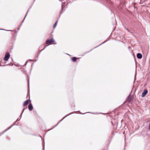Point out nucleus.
Returning <instances> with one entry per match:
<instances>
[{
    "mask_svg": "<svg viewBox=\"0 0 150 150\" xmlns=\"http://www.w3.org/2000/svg\"><path fill=\"white\" fill-rule=\"evenodd\" d=\"M54 41L53 38H52L50 40H48L46 41V44H50L53 42H54Z\"/></svg>",
    "mask_w": 150,
    "mask_h": 150,
    "instance_id": "f257e3e1",
    "label": "nucleus"
},
{
    "mask_svg": "<svg viewBox=\"0 0 150 150\" xmlns=\"http://www.w3.org/2000/svg\"><path fill=\"white\" fill-rule=\"evenodd\" d=\"M9 57H10L9 54L8 53H7L5 55V57L4 58V60L6 61L8 60Z\"/></svg>",
    "mask_w": 150,
    "mask_h": 150,
    "instance_id": "f03ea898",
    "label": "nucleus"
},
{
    "mask_svg": "<svg viewBox=\"0 0 150 150\" xmlns=\"http://www.w3.org/2000/svg\"><path fill=\"white\" fill-rule=\"evenodd\" d=\"M148 92L146 90H145L142 93V97H144L146 94Z\"/></svg>",
    "mask_w": 150,
    "mask_h": 150,
    "instance_id": "7ed1b4c3",
    "label": "nucleus"
},
{
    "mask_svg": "<svg viewBox=\"0 0 150 150\" xmlns=\"http://www.w3.org/2000/svg\"><path fill=\"white\" fill-rule=\"evenodd\" d=\"M137 57L139 59H141L142 58V55L140 53H139L137 54Z\"/></svg>",
    "mask_w": 150,
    "mask_h": 150,
    "instance_id": "20e7f679",
    "label": "nucleus"
},
{
    "mask_svg": "<svg viewBox=\"0 0 150 150\" xmlns=\"http://www.w3.org/2000/svg\"><path fill=\"white\" fill-rule=\"evenodd\" d=\"M29 110L31 111L33 109V106L31 104H30L28 106Z\"/></svg>",
    "mask_w": 150,
    "mask_h": 150,
    "instance_id": "39448f33",
    "label": "nucleus"
},
{
    "mask_svg": "<svg viewBox=\"0 0 150 150\" xmlns=\"http://www.w3.org/2000/svg\"><path fill=\"white\" fill-rule=\"evenodd\" d=\"M28 102H29V101L28 100H26L25 102L23 104V105L24 106H25L27 105H28Z\"/></svg>",
    "mask_w": 150,
    "mask_h": 150,
    "instance_id": "423d86ee",
    "label": "nucleus"
},
{
    "mask_svg": "<svg viewBox=\"0 0 150 150\" xmlns=\"http://www.w3.org/2000/svg\"><path fill=\"white\" fill-rule=\"evenodd\" d=\"M57 21H56L55 23H54V26H53V28H54L57 25Z\"/></svg>",
    "mask_w": 150,
    "mask_h": 150,
    "instance_id": "0eeeda50",
    "label": "nucleus"
},
{
    "mask_svg": "<svg viewBox=\"0 0 150 150\" xmlns=\"http://www.w3.org/2000/svg\"><path fill=\"white\" fill-rule=\"evenodd\" d=\"M72 59L73 61H76V58L73 57Z\"/></svg>",
    "mask_w": 150,
    "mask_h": 150,
    "instance_id": "6e6552de",
    "label": "nucleus"
},
{
    "mask_svg": "<svg viewBox=\"0 0 150 150\" xmlns=\"http://www.w3.org/2000/svg\"><path fill=\"white\" fill-rule=\"evenodd\" d=\"M28 88H29V79H28Z\"/></svg>",
    "mask_w": 150,
    "mask_h": 150,
    "instance_id": "1a4fd4ad",
    "label": "nucleus"
},
{
    "mask_svg": "<svg viewBox=\"0 0 150 150\" xmlns=\"http://www.w3.org/2000/svg\"><path fill=\"white\" fill-rule=\"evenodd\" d=\"M149 129L150 130V123H149Z\"/></svg>",
    "mask_w": 150,
    "mask_h": 150,
    "instance_id": "9d476101",
    "label": "nucleus"
},
{
    "mask_svg": "<svg viewBox=\"0 0 150 150\" xmlns=\"http://www.w3.org/2000/svg\"><path fill=\"white\" fill-rule=\"evenodd\" d=\"M24 110H25V108H24L23 110V111Z\"/></svg>",
    "mask_w": 150,
    "mask_h": 150,
    "instance_id": "9b49d317",
    "label": "nucleus"
}]
</instances>
